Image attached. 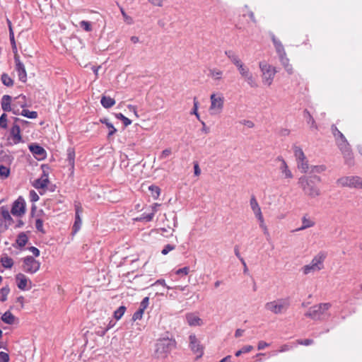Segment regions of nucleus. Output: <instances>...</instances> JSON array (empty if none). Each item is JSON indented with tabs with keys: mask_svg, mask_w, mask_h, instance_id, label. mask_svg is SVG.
<instances>
[{
	"mask_svg": "<svg viewBox=\"0 0 362 362\" xmlns=\"http://www.w3.org/2000/svg\"><path fill=\"white\" fill-rule=\"evenodd\" d=\"M225 54L231 63L236 67L240 77L244 79L246 83L250 88H257L258 84L256 78L250 71V68L241 60L239 56L232 50L226 51Z\"/></svg>",
	"mask_w": 362,
	"mask_h": 362,
	"instance_id": "f257e3e1",
	"label": "nucleus"
},
{
	"mask_svg": "<svg viewBox=\"0 0 362 362\" xmlns=\"http://www.w3.org/2000/svg\"><path fill=\"white\" fill-rule=\"evenodd\" d=\"M320 181L318 176H302L298 179V184L307 197L315 199L321 194L320 189L317 185Z\"/></svg>",
	"mask_w": 362,
	"mask_h": 362,
	"instance_id": "f03ea898",
	"label": "nucleus"
},
{
	"mask_svg": "<svg viewBox=\"0 0 362 362\" xmlns=\"http://www.w3.org/2000/svg\"><path fill=\"white\" fill-rule=\"evenodd\" d=\"M327 255L324 252H320L313 257L310 262L304 265L301 271L304 275L315 274L324 269V262Z\"/></svg>",
	"mask_w": 362,
	"mask_h": 362,
	"instance_id": "7ed1b4c3",
	"label": "nucleus"
},
{
	"mask_svg": "<svg viewBox=\"0 0 362 362\" xmlns=\"http://www.w3.org/2000/svg\"><path fill=\"white\" fill-rule=\"evenodd\" d=\"M290 306V300L288 298H277L267 302L264 305L267 310L275 314H282L286 312Z\"/></svg>",
	"mask_w": 362,
	"mask_h": 362,
	"instance_id": "20e7f679",
	"label": "nucleus"
},
{
	"mask_svg": "<svg viewBox=\"0 0 362 362\" xmlns=\"http://www.w3.org/2000/svg\"><path fill=\"white\" fill-rule=\"evenodd\" d=\"M225 98L221 93H213L210 95V106L209 111L211 115L215 116L220 115L224 107Z\"/></svg>",
	"mask_w": 362,
	"mask_h": 362,
	"instance_id": "39448f33",
	"label": "nucleus"
},
{
	"mask_svg": "<svg viewBox=\"0 0 362 362\" xmlns=\"http://www.w3.org/2000/svg\"><path fill=\"white\" fill-rule=\"evenodd\" d=\"M259 67L262 72V79L263 84L267 86H270L276 73L275 67L264 61L260 62L259 63Z\"/></svg>",
	"mask_w": 362,
	"mask_h": 362,
	"instance_id": "423d86ee",
	"label": "nucleus"
},
{
	"mask_svg": "<svg viewBox=\"0 0 362 362\" xmlns=\"http://www.w3.org/2000/svg\"><path fill=\"white\" fill-rule=\"evenodd\" d=\"M250 208H251L255 218L259 221V228L263 230L264 234L268 235L269 234L268 228L265 223V221H264L261 208H260L256 198L254 196H252L250 198Z\"/></svg>",
	"mask_w": 362,
	"mask_h": 362,
	"instance_id": "0eeeda50",
	"label": "nucleus"
},
{
	"mask_svg": "<svg viewBox=\"0 0 362 362\" xmlns=\"http://www.w3.org/2000/svg\"><path fill=\"white\" fill-rule=\"evenodd\" d=\"M331 306L332 305L329 303L315 305L308 309L305 313V316L313 320H321Z\"/></svg>",
	"mask_w": 362,
	"mask_h": 362,
	"instance_id": "6e6552de",
	"label": "nucleus"
},
{
	"mask_svg": "<svg viewBox=\"0 0 362 362\" xmlns=\"http://www.w3.org/2000/svg\"><path fill=\"white\" fill-rule=\"evenodd\" d=\"M174 346L173 341L168 339H162L156 344L155 356L158 358H165Z\"/></svg>",
	"mask_w": 362,
	"mask_h": 362,
	"instance_id": "1a4fd4ad",
	"label": "nucleus"
},
{
	"mask_svg": "<svg viewBox=\"0 0 362 362\" xmlns=\"http://www.w3.org/2000/svg\"><path fill=\"white\" fill-rule=\"evenodd\" d=\"M21 269L28 274H35L40 269L41 263L33 256H27L21 259Z\"/></svg>",
	"mask_w": 362,
	"mask_h": 362,
	"instance_id": "9d476101",
	"label": "nucleus"
},
{
	"mask_svg": "<svg viewBox=\"0 0 362 362\" xmlns=\"http://www.w3.org/2000/svg\"><path fill=\"white\" fill-rule=\"evenodd\" d=\"M293 149L298 168L303 173H308L310 169V166L303 149L297 146H294Z\"/></svg>",
	"mask_w": 362,
	"mask_h": 362,
	"instance_id": "9b49d317",
	"label": "nucleus"
},
{
	"mask_svg": "<svg viewBox=\"0 0 362 362\" xmlns=\"http://www.w3.org/2000/svg\"><path fill=\"white\" fill-rule=\"evenodd\" d=\"M337 183L343 187L362 188V178L358 176L341 177L337 180Z\"/></svg>",
	"mask_w": 362,
	"mask_h": 362,
	"instance_id": "f8f14e48",
	"label": "nucleus"
},
{
	"mask_svg": "<svg viewBox=\"0 0 362 362\" xmlns=\"http://www.w3.org/2000/svg\"><path fill=\"white\" fill-rule=\"evenodd\" d=\"M42 175L41 177L37 180H35L33 184V187L38 190H43V192H40V194H43L45 189L47 187V185L49 182L48 173H47V170L48 169L47 167L42 165Z\"/></svg>",
	"mask_w": 362,
	"mask_h": 362,
	"instance_id": "ddd939ff",
	"label": "nucleus"
},
{
	"mask_svg": "<svg viewBox=\"0 0 362 362\" xmlns=\"http://www.w3.org/2000/svg\"><path fill=\"white\" fill-rule=\"evenodd\" d=\"M15 279L16 285L20 290L28 291L32 288V281L24 274H17Z\"/></svg>",
	"mask_w": 362,
	"mask_h": 362,
	"instance_id": "4468645a",
	"label": "nucleus"
},
{
	"mask_svg": "<svg viewBox=\"0 0 362 362\" xmlns=\"http://www.w3.org/2000/svg\"><path fill=\"white\" fill-rule=\"evenodd\" d=\"M25 213V202L19 197L13 204L11 214L15 216H21Z\"/></svg>",
	"mask_w": 362,
	"mask_h": 362,
	"instance_id": "2eb2a0df",
	"label": "nucleus"
},
{
	"mask_svg": "<svg viewBox=\"0 0 362 362\" xmlns=\"http://www.w3.org/2000/svg\"><path fill=\"white\" fill-rule=\"evenodd\" d=\"M277 160L280 163L279 165V170L283 179L290 180L293 178V174L289 169L286 162L282 157H278Z\"/></svg>",
	"mask_w": 362,
	"mask_h": 362,
	"instance_id": "dca6fc26",
	"label": "nucleus"
},
{
	"mask_svg": "<svg viewBox=\"0 0 362 362\" xmlns=\"http://www.w3.org/2000/svg\"><path fill=\"white\" fill-rule=\"evenodd\" d=\"M189 347L191 350L197 355V357H201L203 354V346L194 334H191L189 337Z\"/></svg>",
	"mask_w": 362,
	"mask_h": 362,
	"instance_id": "f3484780",
	"label": "nucleus"
},
{
	"mask_svg": "<svg viewBox=\"0 0 362 362\" xmlns=\"http://www.w3.org/2000/svg\"><path fill=\"white\" fill-rule=\"evenodd\" d=\"M185 319L187 324L191 327H199L204 324L202 319L194 313H187L185 315Z\"/></svg>",
	"mask_w": 362,
	"mask_h": 362,
	"instance_id": "a211bd4d",
	"label": "nucleus"
},
{
	"mask_svg": "<svg viewBox=\"0 0 362 362\" xmlns=\"http://www.w3.org/2000/svg\"><path fill=\"white\" fill-rule=\"evenodd\" d=\"M337 144L346 160L351 159V151L346 138L338 140Z\"/></svg>",
	"mask_w": 362,
	"mask_h": 362,
	"instance_id": "6ab92c4d",
	"label": "nucleus"
},
{
	"mask_svg": "<svg viewBox=\"0 0 362 362\" xmlns=\"http://www.w3.org/2000/svg\"><path fill=\"white\" fill-rule=\"evenodd\" d=\"M16 70L18 73L19 80L25 82L27 79V74L24 64L20 61L19 57H15Z\"/></svg>",
	"mask_w": 362,
	"mask_h": 362,
	"instance_id": "aec40b11",
	"label": "nucleus"
},
{
	"mask_svg": "<svg viewBox=\"0 0 362 362\" xmlns=\"http://www.w3.org/2000/svg\"><path fill=\"white\" fill-rule=\"evenodd\" d=\"M149 304V298L145 297L140 303L139 310L133 315L132 320L134 321L141 320L143 317L144 310L147 308Z\"/></svg>",
	"mask_w": 362,
	"mask_h": 362,
	"instance_id": "412c9836",
	"label": "nucleus"
},
{
	"mask_svg": "<svg viewBox=\"0 0 362 362\" xmlns=\"http://www.w3.org/2000/svg\"><path fill=\"white\" fill-rule=\"evenodd\" d=\"M29 149L37 160H43L46 157L45 150L37 144H30Z\"/></svg>",
	"mask_w": 362,
	"mask_h": 362,
	"instance_id": "4be33fe9",
	"label": "nucleus"
},
{
	"mask_svg": "<svg viewBox=\"0 0 362 362\" xmlns=\"http://www.w3.org/2000/svg\"><path fill=\"white\" fill-rule=\"evenodd\" d=\"M315 225V221L307 215H305L302 218V226L296 229V231H300L307 228L313 227Z\"/></svg>",
	"mask_w": 362,
	"mask_h": 362,
	"instance_id": "5701e85b",
	"label": "nucleus"
},
{
	"mask_svg": "<svg viewBox=\"0 0 362 362\" xmlns=\"http://www.w3.org/2000/svg\"><path fill=\"white\" fill-rule=\"evenodd\" d=\"M272 40L279 57L286 55V53L285 52L284 47L280 40L276 39L274 35L272 36Z\"/></svg>",
	"mask_w": 362,
	"mask_h": 362,
	"instance_id": "b1692460",
	"label": "nucleus"
},
{
	"mask_svg": "<svg viewBox=\"0 0 362 362\" xmlns=\"http://www.w3.org/2000/svg\"><path fill=\"white\" fill-rule=\"evenodd\" d=\"M0 219L11 224L13 221L12 218L10 215V212L8 209L5 206H2L0 208Z\"/></svg>",
	"mask_w": 362,
	"mask_h": 362,
	"instance_id": "393cba45",
	"label": "nucleus"
},
{
	"mask_svg": "<svg viewBox=\"0 0 362 362\" xmlns=\"http://www.w3.org/2000/svg\"><path fill=\"white\" fill-rule=\"evenodd\" d=\"M11 97L8 95H4L1 98V108L5 112L11 111Z\"/></svg>",
	"mask_w": 362,
	"mask_h": 362,
	"instance_id": "a878e982",
	"label": "nucleus"
},
{
	"mask_svg": "<svg viewBox=\"0 0 362 362\" xmlns=\"http://www.w3.org/2000/svg\"><path fill=\"white\" fill-rule=\"evenodd\" d=\"M20 132L21 131L18 125L15 124L12 127L11 129V135L13 137L15 144L18 143L21 140Z\"/></svg>",
	"mask_w": 362,
	"mask_h": 362,
	"instance_id": "bb28decb",
	"label": "nucleus"
},
{
	"mask_svg": "<svg viewBox=\"0 0 362 362\" xmlns=\"http://www.w3.org/2000/svg\"><path fill=\"white\" fill-rule=\"evenodd\" d=\"M1 320L6 324L13 325L16 322L15 316L9 311H7L1 316Z\"/></svg>",
	"mask_w": 362,
	"mask_h": 362,
	"instance_id": "cd10ccee",
	"label": "nucleus"
},
{
	"mask_svg": "<svg viewBox=\"0 0 362 362\" xmlns=\"http://www.w3.org/2000/svg\"><path fill=\"white\" fill-rule=\"evenodd\" d=\"M100 103L105 108H110L115 104V100L110 97L103 96Z\"/></svg>",
	"mask_w": 362,
	"mask_h": 362,
	"instance_id": "c85d7f7f",
	"label": "nucleus"
},
{
	"mask_svg": "<svg viewBox=\"0 0 362 362\" xmlns=\"http://www.w3.org/2000/svg\"><path fill=\"white\" fill-rule=\"evenodd\" d=\"M304 117L305 118L307 123L310 125L311 128H314L315 129H317L315 119L308 111H304Z\"/></svg>",
	"mask_w": 362,
	"mask_h": 362,
	"instance_id": "c756f323",
	"label": "nucleus"
},
{
	"mask_svg": "<svg viewBox=\"0 0 362 362\" xmlns=\"http://www.w3.org/2000/svg\"><path fill=\"white\" fill-rule=\"evenodd\" d=\"M28 240L27 235L24 233H21L18 235L16 243L20 247H22L26 245Z\"/></svg>",
	"mask_w": 362,
	"mask_h": 362,
	"instance_id": "7c9ffc66",
	"label": "nucleus"
},
{
	"mask_svg": "<svg viewBox=\"0 0 362 362\" xmlns=\"http://www.w3.org/2000/svg\"><path fill=\"white\" fill-rule=\"evenodd\" d=\"M1 263L2 264V266L5 268H11L13 265V260L8 257V256H4V257H2L1 258Z\"/></svg>",
	"mask_w": 362,
	"mask_h": 362,
	"instance_id": "2f4dec72",
	"label": "nucleus"
},
{
	"mask_svg": "<svg viewBox=\"0 0 362 362\" xmlns=\"http://www.w3.org/2000/svg\"><path fill=\"white\" fill-rule=\"evenodd\" d=\"M74 159H75V152L74 150L71 148L67 149V160L69 162V165L74 168Z\"/></svg>",
	"mask_w": 362,
	"mask_h": 362,
	"instance_id": "473e14b6",
	"label": "nucleus"
},
{
	"mask_svg": "<svg viewBox=\"0 0 362 362\" xmlns=\"http://www.w3.org/2000/svg\"><path fill=\"white\" fill-rule=\"evenodd\" d=\"M326 170V166L324 165H311L310 166V169L308 170L310 173H321Z\"/></svg>",
	"mask_w": 362,
	"mask_h": 362,
	"instance_id": "72a5a7b5",
	"label": "nucleus"
},
{
	"mask_svg": "<svg viewBox=\"0 0 362 362\" xmlns=\"http://www.w3.org/2000/svg\"><path fill=\"white\" fill-rule=\"evenodd\" d=\"M100 122L103 124H105L107 126V127L109 129L108 136H112L117 132V129L114 127L112 124L109 122V120L107 119H100Z\"/></svg>",
	"mask_w": 362,
	"mask_h": 362,
	"instance_id": "f704fd0d",
	"label": "nucleus"
},
{
	"mask_svg": "<svg viewBox=\"0 0 362 362\" xmlns=\"http://www.w3.org/2000/svg\"><path fill=\"white\" fill-rule=\"evenodd\" d=\"M223 72L218 69L210 70V76L214 80H220L223 76Z\"/></svg>",
	"mask_w": 362,
	"mask_h": 362,
	"instance_id": "c9c22d12",
	"label": "nucleus"
},
{
	"mask_svg": "<svg viewBox=\"0 0 362 362\" xmlns=\"http://www.w3.org/2000/svg\"><path fill=\"white\" fill-rule=\"evenodd\" d=\"M1 79L3 84L6 86L11 87L13 85V79L7 74H3Z\"/></svg>",
	"mask_w": 362,
	"mask_h": 362,
	"instance_id": "e433bc0d",
	"label": "nucleus"
},
{
	"mask_svg": "<svg viewBox=\"0 0 362 362\" xmlns=\"http://www.w3.org/2000/svg\"><path fill=\"white\" fill-rule=\"evenodd\" d=\"M149 191L151 192V196L154 199H157L160 194V189L158 187L151 185L148 187Z\"/></svg>",
	"mask_w": 362,
	"mask_h": 362,
	"instance_id": "4c0bfd02",
	"label": "nucleus"
},
{
	"mask_svg": "<svg viewBox=\"0 0 362 362\" xmlns=\"http://www.w3.org/2000/svg\"><path fill=\"white\" fill-rule=\"evenodd\" d=\"M126 311V307L125 306H120L119 307L115 312H114V317L119 320L122 318V317L124 315V313Z\"/></svg>",
	"mask_w": 362,
	"mask_h": 362,
	"instance_id": "58836bf2",
	"label": "nucleus"
},
{
	"mask_svg": "<svg viewBox=\"0 0 362 362\" xmlns=\"http://www.w3.org/2000/svg\"><path fill=\"white\" fill-rule=\"evenodd\" d=\"M21 115L26 117L30 119H35L37 117V113L35 111H30L28 110L24 109L22 110Z\"/></svg>",
	"mask_w": 362,
	"mask_h": 362,
	"instance_id": "ea45409f",
	"label": "nucleus"
},
{
	"mask_svg": "<svg viewBox=\"0 0 362 362\" xmlns=\"http://www.w3.org/2000/svg\"><path fill=\"white\" fill-rule=\"evenodd\" d=\"M10 289L8 287H4L0 289V300L2 302L5 301L7 298V296L9 293Z\"/></svg>",
	"mask_w": 362,
	"mask_h": 362,
	"instance_id": "a19ab883",
	"label": "nucleus"
},
{
	"mask_svg": "<svg viewBox=\"0 0 362 362\" xmlns=\"http://www.w3.org/2000/svg\"><path fill=\"white\" fill-rule=\"evenodd\" d=\"M116 117L123 122V124L125 127H127L132 124V120L129 118L126 117L122 113L116 114Z\"/></svg>",
	"mask_w": 362,
	"mask_h": 362,
	"instance_id": "79ce46f5",
	"label": "nucleus"
},
{
	"mask_svg": "<svg viewBox=\"0 0 362 362\" xmlns=\"http://www.w3.org/2000/svg\"><path fill=\"white\" fill-rule=\"evenodd\" d=\"M81 223H82V221H81V216H75V222H74V224L73 226L74 233H76L77 231H78V230L81 228Z\"/></svg>",
	"mask_w": 362,
	"mask_h": 362,
	"instance_id": "37998d69",
	"label": "nucleus"
},
{
	"mask_svg": "<svg viewBox=\"0 0 362 362\" xmlns=\"http://www.w3.org/2000/svg\"><path fill=\"white\" fill-rule=\"evenodd\" d=\"M198 107H199V102L197 101V98H194V106H193V109H192V111L191 113L197 117V118L199 120L200 116L198 112Z\"/></svg>",
	"mask_w": 362,
	"mask_h": 362,
	"instance_id": "c03bdc74",
	"label": "nucleus"
},
{
	"mask_svg": "<svg viewBox=\"0 0 362 362\" xmlns=\"http://www.w3.org/2000/svg\"><path fill=\"white\" fill-rule=\"evenodd\" d=\"M80 26L84 30L87 32H90L92 30V25L91 23L88 21H82L80 22Z\"/></svg>",
	"mask_w": 362,
	"mask_h": 362,
	"instance_id": "a18cd8bd",
	"label": "nucleus"
},
{
	"mask_svg": "<svg viewBox=\"0 0 362 362\" xmlns=\"http://www.w3.org/2000/svg\"><path fill=\"white\" fill-rule=\"evenodd\" d=\"M172 154V150L171 148H165L160 153V155L159 156L160 160H163L169 157Z\"/></svg>",
	"mask_w": 362,
	"mask_h": 362,
	"instance_id": "49530a36",
	"label": "nucleus"
},
{
	"mask_svg": "<svg viewBox=\"0 0 362 362\" xmlns=\"http://www.w3.org/2000/svg\"><path fill=\"white\" fill-rule=\"evenodd\" d=\"M10 170L4 165H0V177H7L9 175Z\"/></svg>",
	"mask_w": 362,
	"mask_h": 362,
	"instance_id": "de8ad7c7",
	"label": "nucleus"
},
{
	"mask_svg": "<svg viewBox=\"0 0 362 362\" xmlns=\"http://www.w3.org/2000/svg\"><path fill=\"white\" fill-rule=\"evenodd\" d=\"M189 273V267H185L175 271L177 275L186 276Z\"/></svg>",
	"mask_w": 362,
	"mask_h": 362,
	"instance_id": "09e8293b",
	"label": "nucleus"
},
{
	"mask_svg": "<svg viewBox=\"0 0 362 362\" xmlns=\"http://www.w3.org/2000/svg\"><path fill=\"white\" fill-rule=\"evenodd\" d=\"M332 131L334 136L337 141L345 138L344 134L340 131H339L336 127H332Z\"/></svg>",
	"mask_w": 362,
	"mask_h": 362,
	"instance_id": "8fccbe9b",
	"label": "nucleus"
},
{
	"mask_svg": "<svg viewBox=\"0 0 362 362\" xmlns=\"http://www.w3.org/2000/svg\"><path fill=\"white\" fill-rule=\"evenodd\" d=\"M35 225L36 229L38 231H40V232H41L42 233H45L44 228H43V221H42V220H41L40 218L36 219Z\"/></svg>",
	"mask_w": 362,
	"mask_h": 362,
	"instance_id": "3c124183",
	"label": "nucleus"
},
{
	"mask_svg": "<svg viewBox=\"0 0 362 362\" xmlns=\"http://www.w3.org/2000/svg\"><path fill=\"white\" fill-rule=\"evenodd\" d=\"M175 249V245H170V244H168V245H166L163 247V249L161 251V253L163 255H166L167 254H168V252H170V251H172V250H173Z\"/></svg>",
	"mask_w": 362,
	"mask_h": 362,
	"instance_id": "603ef678",
	"label": "nucleus"
},
{
	"mask_svg": "<svg viewBox=\"0 0 362 362\" xmlns=\"http://www.w3.org/2000/svg\"><path fill=\"white\" fill-rule=\"evenodd\" d=\"M0 127L4 129L7 127V115L5 113L0 117Z\"/></svg>",
	"mask_w": 362,
	"mask_h": 362,
	"instance_id": "864d4df0",
	"label": "nucleus"
},
{
	"mask_svg": "<svg viewBox=\"0 0 362 362\" xmlns=\"http://www.w3.org/2000/svg\"><path fill=\"white\" fill-rule=\"evenodd\" d=\"M29 197L32 202H36L39 200V196L34 190L30 191Z\"/></svg>",
	"mask_w": 362,
	"mask_h": 362,
	"instance_id": "5fc2aeb1",
	"label": "nucleus"
},
{
	"mask_svg": "<svg viewBox=\"0 0 362 362\" xmlns=\"http://www.w3.org/2000/svg\"><path fill=\"white\" fill-rule=\"evenodd\" d=\"M153 218V213H150V214H143L141 215V217L139 218V220H144L146 221H152Z\"/></svg>",
	"mask_w": 362,
	"mask_h": 362,
	"instance_id": "6e6d98bb",
	"label": "nucleus"
},
{
	"mask_svg": "<svg viewBox=\"0 0 362 362\" xmlns=\"http://www.w3.org/2000/svg\"><path fill=\"white\" fill-rule=\"evenodd\" d=\"M9 356L7 353L1 351L0 352V362H8Z\"/></svg>",
	"mask_w": 362,
	"mask_h": 362,
	"instance_id": "4d7b16f0",
	"label": "nucleus"
},
{
	"mask_svg": "<svg viewBox=\"0 0 362 362\" xmlns=\"http://www.w3.org/2000/svg\"><path fill=\"white\" fill-rule=\"evenodd\" d=\"M8 28H9V37H10V40L12 43H15V40H14V34H13V29H12V27H11V23L9 20H8Z\"/></svg>",
	"mask_w": 362,
	"mask_h": 362,
	"instance_id": "13d9d810",
	"label": "nucleus"
},
{
	"mask_svg": "<svg viewBox=\"0 0 362 362\" xmlns=\"http://www.w3.org/2000/svg\"><path fill=\"white\" fill-rule=\"evenodd\" d=\"M123 19L127 25H132L134 23L133 18L127 14L123 16Z\"/></svg>",
	"mask_w": 362,
	"mask_h": 362,
	"instance_id": "bf43d9fd",
	"label": "nucleus"
},
{
	"mask_svg": "<svg viewBox=\"0 0 362 362\" xmlns=\"http://www.w3.org/2000/svg\"><path fill=\"white\" fill-rule=\"evenodd\" d=\"M269 346V344L267 343L264 341H259L257 344V349L258 350H262L264 349L266 347H268Z\"/></svg>",
	"mask_w": 362,
	"mask_h": 362,
	"instance_id": "052dcab7",
	"label": "nucleus"
},
{
	"mask_svg": "<svg viewBox=\"0 0 362 362\" xmlns=\"http://www.w3.org/2000/svg\"><path fill=\"white\" fill-rule=\"evenodd\" d=\"M280 62L281 64L284 66H286L289 64V59L286 57V54L279 57Z\"/></svg>",
	"mask_w": 362,
	"mask_h": 362,
	"instance_id": "680f3d73",
	"label": "nucleus"
},
{
	"mask_svg": "<svg viewBox=\"0 0 362 362\" xmlns=\"http://www.w3.org/2000/svg\"><path fill=\"white\" fill-rule=\"evenodd\" d=\"M161 231V235H165V237L172 236L174 230L172 229L171 231L168 233V230L166 228H162L160 229Z\"/></svg>",
	"mask_w": 362,
	"mask_h": 362,
	"instance_id": "e2e57ef3",
	"label": "nucleus"
},
{
	"mask_svg": "<svg viewBox=\"0 0 362 362\" xmlns=\"http://www.w3.org/2000/svg\"><path fill=\"white\" fill-rule=\"evenodd\" d=\"M29 250L33 253V255L35 257H37L40 256V250L37 247L32 246L29 248Z\"/></svg>",
	"mask_w": 362,
	"mask_h": 362,
	"instance_id": "0e129e2a",
	"label": "nucleus"
},
{
	"mask_svg": "<svg viewBox=\"0 0 362 362\" xmlns=\"http://www.w3.org/2000/svg\"><path fill=\"white\" fill-rule=\"evenodd\" d=\"M76 215L81 216V214L83 212V209L79 203L75 204Z\"/></svg>",
	"mask_w": 362,
	"mask_h": 362,
	"instance_id": "69168bd1",
	"label": "nucleus"
},
{
	"mask_svg": "<svg viewBox=\"0 0 362 362\" xmlns=\"http://www.w3.org/2000/svg\"><path fill=\"white\" fill-rule=\"evenodd\" d=\"M298 343L301 345L308 346L313 343L312 339L298 340Z\"/></svg>",
	"mask_w": 362,
	"mask_h": 362,
	"instance_id": "338daca9",
	"label": "nucleus"
},
{
	"mask_svg": "<svg viewBox=\"0 0 362 362\" xmlns=\"http://www.w3.org/2000/svg\"><path fill=\"white\" fill-rule=\"evenodd\" d=\"M149 3L156 6H163V0H148Z\"/></svg>",
	"mask_w": 362,
	"mask_h": 362,
	"instance_id": "774afa93",
	"label": "nucleus"
}]
</instances>
